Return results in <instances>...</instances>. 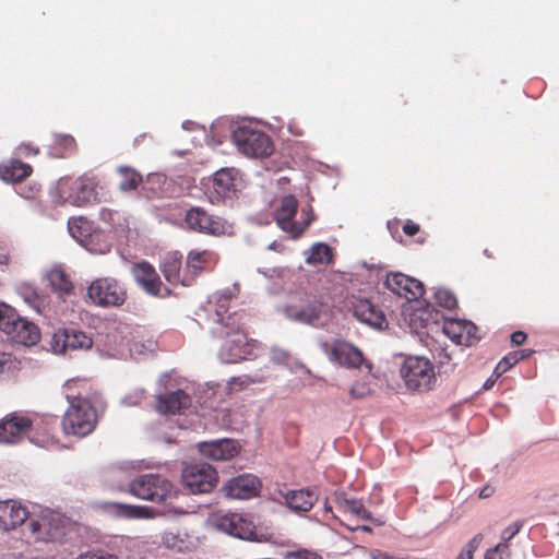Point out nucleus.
I'll return each instance as SVG.
<instances>
[{
	"instance_id": "f257e3e1",
	"label": "nucleus",
	"mask_w": 559,
	"mask_h": 559,
	"mask_svg": "<svg viewBox=\"0 0 559 559\" xmlns=\"http://www.w3.org/2000/svg\"><path fill=\"white\" fill-rule=\"evenodd\" d=\"M249 316L245 311H234L226 321L213 329L222 341L218 356L225 364H238L253 355L255 341L248 337Z\"/></svg>"
},
{
	"instance_id": "f03ea898",
	"label": "nucleus",
	"mask_w": 559,
	"mask_h": 559,
	"mask_svg": "<svg viewBox=\"0 0 559 559\" xmlns=\"http://www.w3.org/2000/svg\"><path fill=\"white\" fill-rule=\"evenodd\" d=\"M69 407L62 418V429L66 435L85 437L96 427L97 413L91 402L81 396L67 395Z\"/></svg>"
},
{
	"instance_id": "7ed1b4c3",
	"label": "nucleus",
	"mask_w": 559,
	"mask_h": 559,
	"mask_svg": "<svg viewBox=\"0 0 559 559\" xmlns=\"http://www.w3.org/2000/svg\"><path fill=\"white\" fill-rule=\"evenodd\" d=\"M400 372L406 388L411 391H430L437 381L432 362L421 356L406 357Z\"/></svg>"
},
{
	"instance_id": "20e7f679",
	"label": "nucleus",
	"mask_w": 559,
	"mask_h": 559,
	"mask_svg": "<svg viewBox=\"0 0 559 559\" xmlns=\"http://www.w3.org/2000/svg\"><path fill=\"white\" fill-rule=\"evenodd\" d=\"M298 210V200L294 195H285L275 211V221L280 228L288 233L293 238H298L314 221L313 209L307 205L301 209V221L294 217Z\"/></svg>"
},
{
	"instance_id": "39448f33",
	"label": "nucleus",
	"mask_w": 559,
	"mask_h": 559,
	"mask_svg": "<svg viewBox=\"0 0 559 559\" xmlns=\"http://www.w3.org/2000/svg\"><path fill=\"white\" fill-rule=\"evenodd\" d=\"M98 182L94 177L83 175L78 178H62L58 190L66 202L75 206H85L98 202Z\"/></svg>"
},
{
	"instance_id": "423d86ee",
	"label": "nucleus",
	"mask_w": 559,
	"mask_h": 559,
	"mask_svg": "<svg viewBox=\"0 0 559 559\" xmlns=\"http://www.w3.org/2000/svg\"><path fill=\"white\" fill-rule=\"evenodd\" d=\"M233 141L239 152L250 157H267L274 147L271 138L263 131L248 127H238L233 132Z\"/></svg>"
},
{
	"instance_id": "0eeeda50",
	"label": "nucleus",
	"mask_w": 559,
	"mask_h": 559,
	"mask_svg": "<svg viewBox=\"0 0 559 559\" xmlns=\"http://www.w3.org/2000/svg\"><path fill=\"white\" fill-rule=\"evenodd\" d=\"M185 222L189 229L201 234L216 237L233 234L230 223L200 206L189 209L185 215Z\"/></svg>"
},
{
	"instance_id": "6e6552de",
	"label": "nucleus",
	"mask_w": 559,
	"mask_h": 559,
	"mask_svg": "<svg viewBox=\"0 0 559 559\" xmlns=\"http://www.w3.org/2000/svg\"><path fill=\"white\" fill-rule=\"evenodd\" d=\"M218 483V474L207 463L186 465L181 472V484L192 495L211 492Z\"/></svg>"
},
{
	"instance_id": "1a4fd4ad",
	"label": "nucleus",
	"mask_w": 559,
	"mask_h": 559,
	"mask_svg": "<svg viewBox=\"0 0 559 559\" xmlns=\"http://www.w3.org/2000/svg\"><path fill=\"white\" fill-rule=\"evenodd\" d=\"M87 296L96 306L120 307L126 302L128 294L116 278L100 277L90 284Z\"/></svg>"
},
{
	"instance_id": "9d476101",
	"label": "nucleus",
	"mask_w": 559,
	"mask_h": 559,
	"mask_svg": "<svg viewBox=\"0 0 559 559\" xmlns=\"http://www.w3.org/2000/svg\"><path fill=\"white\" fill-rule=\"evenodd\" d=\"M171 483L158 474L140 475L129 485V492L131 495L153 502L164 501L171 493Z\"/></svg>"
},
{
	"instance_id": "9b49d317",
	"label": "nucleus",
	"mask_w": 559,
	"mask_h": 559,
	"mask_svg": "<svg viewBox=\"0 0 559 559\" xmlns=\"http://www.w3.org/2000/svg\"><path fill=\"white\" fill-rule=\"evenodd\" d=\"M212 525L230 536L253 540L257 537L255 525L252 520L242 513L214 514L211 518Z\"/></svg>"
},
{
	"instance_id": "f8f14e48",
	"label": "nucleus",
	"mask_w": 559,
	"mask_h": 559,
	"mask_svg": "<svg viewBox=\"0 0 559 559\" xmlns=\"http://www.w3.org/2000/svg\"><path fill=\"white\" fill-rule=\"evenodd\" d=\"M136 285L147 295L157 298H167L171 290L166 287L155 267L147 261L133 263L130 269Z\"/></svg>"
},
{
	"instance_id": "ddd939ff",
	"label": "nucleus",
	"mask_w": 559,
	"mask_h": 559,
	"mask_svg": "<svg viewBox=\"0 0 559 559\" xmlns=\"http://www.w3.org/2000/svg\"><path fill=\"white\" fill-rule=\"evenodd\" d=\"M29 536L36 542H57L64 535L61 520L50 511H44L37 516L29 514Z\"/></svg>"
},
{
	"instance_id": "4468645a",
	"label": "nucleus",
	"mask_w": 559,
	"mask_h": 559,
	"mask_svg": "<svg viewBox=\"0 0 559 559\" xmlns=\"http://www.w3.org/2000/svg\"><path fill=\"white\" fill-rule=\"evenodd\" d=\"M320 347L330 361L343 367L357 368L364 361L362 353L352 344L342 340L322 342Z\"/></svg>"
},
{
	"instance_id": "2eb2a0df",
	"label": "nucleus",
	"mask_w": 559,
	"mask_h": 559,
	"mask_svg": "<svg viewBox=\"0 0 559 559\" xmlns=\"http://www.w3.org/2000/svg\"><path fill=\"white\" fill-rule=\"evenodd\" d=\"M33 420L25 414L13 412L0 419V443L13 444L28 433Z\"/></svg>"
},
{
	"instance_id": "dca6fc26",
	"label": "nucleus",
	"mask_w": 559,
	"mask_h": 559,
	"mask_svg": "<svg viewBox=\"0 0 559 559\" xmlns=\"http://www.w3.org/2000/svg\"><path fill=\"white\" fill-rule=\"evenodd\" d=\"M261 483L259 478L252 474H242L227 480L222 492L233 499H250L259 495Z\"/></svg>"
},
{
	"instance_id": "f3484780",
	"label": "nucleus",
	"mask_w": 559,
	"mask_h": 559,
	"mask_svg": "<svg viewBox=\"0 0 559 559\" xmlns=\"http://www.w3.org/2000/svg\"><path fill=\"white\" fill-rule=\"evenodd\" d=\"M444 334L455 344L472 346L478 342V328L468 320L447 319L443 323Z\"/></svg>"
},
{
	"instance_id": "a211bd4d",
	"label": "nucleus",
	"mask_w": 559,
	"mask_h": 559,
	"mask_svg": "<svg viewBox=\"0 0 559 559\" xmlns=\"http://www.w3.org/2000/svg\"><path fill=\"white\" fill-rule=\"evenodd\" d=\"M385 286L392 293L408 301L418 299L425 293L420 281L403 273H390L385 280Z\"/></svg>"
},
{
	"instance_id": "6ab92c4d",
	"label": "nucleus",
	"mask_w": 559,
	"mask_h": 559,
	"mask_svg": "<svg viewBox=\"0 0 559 559\" xmlns=\"http://www.w3.org/2000/svg\"><path fill=\"white\" fill-rule=\"evenodd\" d=\"M236 171L230 168H223L216 171L209 188L210 200L218 203L231 198L236 193Z\"/></svg>"
},
{
	"instance_id": "aec40b11",
	"label": "nucleus",
	"mask_w": 559,
	"mask_h": 559,
	"mask_svg": "<svg viewBox=\"0 0 559 559\" xmlns=\"http://www.w3.org/2000/svg\"><path fill=\"white\" fill-rule=\"evenodd\" d=\"M4 333L12 342L25 346L35 345L40 338L38 328L33 322L20 318L15 313Z\"/></svg>"
},
{
	"instance_id": "412c9836",
	"label": "nucleus",
	"mask_w": 559,
	"mask_h": 559,
	"mask_svg": "<svg viewBox=\"0 0 559 559\" xmlns=\"http://www.w3.org/2000/svg\"><path fill=\"white\" fill-rule=\"evenodd\" d=\"M29 512L21 502L9 499L0 501V530L9 532L22 525Z\"/></svg>"
},
{
	"instance_id": "4be33fe9",
	"label": "nucleus",
	"mask_w": 559,
	"mask_h": 559,
	"mask_svg": "<svg viewBox=\"0 0 559 559\" xmlns=\"http://www.w3.org/2000/svg\"><path fill=\"white\" fill-rule=\"evenodd\" d=\"M325 305L316 297L308 298L302 305H290L285 308L289 319L301 323L313 324L325 311Z\"/></svg>"
},
{
	"instance_id": "5701e85b",
	"label": "nucleus",
	"mask_w": 559,
	"mask_h": 559,
	"mask_svg": "<svg viewBox=\"0 0 559 559\" xmlns=\"http://www.w3.org/2000/svg\"><path fill=\"white\" fill-rule=\"evenodd\" d=\"M199 451L203 456L213 461H227L238 454L239 447L231 439H219L200 443Z\"/></svg>"
},
{
	"instance_id": "b1692460",
	"label": "nucleus",
	"mask_w": 559,
	"mask_h": 559,
	"mask_svg": "<svg viewBox=\"0 0 559 559\" xmlns=\"http://www.w3.org/2000/svg\"><path fill=\"white\" fill-rule=\"evenodd\" d=\"M352 309L355 318L370 326L382 329L386 324L382 310L368 299H355Z\"/></svg>"
},
{
	"instance_id": "393cba45",
	"label": "nucleus",
	"mask_w": 559,
	"mask_h": 559,
	"mask_svg": "<svg viewBox=\"0 0 559 559\" xmlns=\"http://www.w3.org/2000/svg\"><path fill=\"white\" fill-rule=\"evenodd\" d=\"M182 257L178 252L168 253L160 263V272L165 280L173 285L189 286L192 282L190 273H181Z\"/></svg>"
},
{
	"instance_id": "a878e982",
	"label": "nucleus",
	"mask_w": 559,
	"mask_h": 559,
	"mask_svg": "<svg viewBox=\"0 0 559 559\" xmlns=\"http://www.w3.org/2000/svg\"><path fill=\"white\" fill-rule=\"evenodd\" d=\"M191 404L190 396L182 390H177L157 397L156 411L160 414H179Z\"/></svg>"
},
{
	"instance_id": "bb28decb",
	"label": "nucleus",
	"mask_w": 559,
	"mask_h": 559,
	"mask_svg": "<svg viewBox=\"0 0 559 559\" xmlns=\"http://www.w3.org/2000/svg\"><path fill=\"white\" fill-rule=\"evenodd\" d=\"M285 504L294 512H308L318 500V495L309 489L288 490L283 495Z\"/></svg>"
},
{
	"instance_id": "cd10ccee",
	"label": "nucleus",
	"mask_w": 559,
	"mask_h": 559,
	"mask_svg": "<svg viewBox=\"0 0 559 559\" xmlns=\"http://www.w3.org/2000/svg\"><path fill=\"white\" fill-rule=\"evenodd\" d=\"M33 173L29 164L11 158L0 164V179L5 182H21Z\"/></svg>"
},
{
	"instance_id": "c85d7f7f",
	"label": "nucleus",
	"mask_w": 559,
	"mask_h": 559,
	"mask_svg": "<svg viewBox=\"0 0 559 559\" xmlns=\"http://www.w3.org/2000/svg\"><path fill=\"white\" fill-rule=\"evenodd\" d=\"M234 297L235 295L229 288L216 292L210 297L207 307L209 311H214L213 321L216 325L223 324L226 321V318L230 314L228 313V310Z\"/></svg>"
},
{
	"instance_id": "c756f323",
	"label": "nucleus",
	"mask_w": 559,
	"mask_h": 559,
	"mask_svg": "<svg viewBox=\"0 0 559 559\" xmlns=\"http://www.w3.org/2000/svg\"><path fill=\"white\" fill-rule=\"evenodd\" d=\"M216 261L217 257L211 250H191L187 257L186 270L193 281L200 272L211 269Z\"/></svg>"
},
{
	"instance_id": "7c9ffc66",
	"label": "nucleus",
	"mask_w": 559,
	"mask_h": 559,
	"mask_svg": "<svg viewBox=\"0 0 559 559\" xmlns=\"http://www.w3.org/2000/svg\"><path fill=\"white\" fill-rule=\"evenodd\" d=\"M53 340L57 343L62 342L61 350L63 352L69 349H88L93 344L90 336L78 330H64L62 333H56Z\"/></svg>"
},
{
	"instance_id": "2f4dec72",
	"label": "nucleus",
	"mask_w": 559,
	"mask_h": 559,
	"mask_svg": "<svg viewBox=\"0 0 559 559\" xmlns=\"http://www.w3.org/2000/svg\"><path fill=\"white\" fill-rule=\"evenodd\" d=\"M107 509L116 516L123 519H150L157 513L148 507H139L121 502H109Z\"/></svg>"
},
{
	"instance_id": "473e14b6",
	"label": "nucleus",
	"mask_w": 559,
	"mask_h": 559,
	"mask_svg": "<svg viewBox=\"0 0 559 559\" xmlns=\"http://www.w3.org/2000/svg\"><path fill=\"white\" fill-rule=\"evenodd\" d=\"M48 281L52 290L62 298L72 295L74 292V285L71 276L60 266H56L50 270L48 273Z\"/></svg>"
},
{
	"instance_id": "72a5a7b5",
	"label": "nucleus",
	"mask_w": 559,
	"mask_h": 559,
	"mask_svg": "<svg viewBox=\"0 0 559 559\" xmlns=\"http://www.w3.org/2000/svg\"><path fill=\"white\" fill-rule=\"evenodd\" d=\"M162 544L166 548H168L173 551H177V552L190 551L195 547V544H194V540L192 539V537L188 533L179 532V531L178 532H171V531L165 532L162 535Z\"/></svg>"
},
{
	"instance_id": "f704fd0d",
	"label": "nucleus",
	"mask_w": 559,
	"mask_h": 559,
	"mask_svg": "<svg viewBox=\"0 0 559 559\" xmlns=\"http://www.w3.org/2000/svg\"><path fill=\"white\" fill-rule=\"evenodd\" d=\"M116 171L120 178L118 188L121 192L135 191L143 181L142 175L130 166H118Z\"/></svg>"
},
{
	"instance_id": "c9c22d12",
	"label": "nucleus",
	"mask_w": 559,
	"mask_h": 559,
	"mask_svg": "<svg viewBox=\"0 0 559 559\" xmlns=\"http://www.w3.org/2000/svg\"><path fill=\"white\" fill-rule=\"evenodd\" d=\"M332 260H333L332 248L324 242L314 243L309 249V253L306 258V262L308 264H312V265L329 264L332 262Z\"/></svg>"
},
{
	"instance_id": "e433bc0d",
	"label": "nucleus",
	"mask_w": 559,
	"mask_h": 559,
	"mask_svg": "<svg viewBox=\"0 0 559 559\" xmlns=\"http://www.w3.org/2000/svg\"><path fill=\"white\" fill-rule=\"evenodd\" d=\"M340 507L350 514L356 515L361 520L373 521L371 513L365 508L364 503L357 499H343L340 501Z\"/></svg>"
},
{
	"instance_id": "4c0bfd02",
	"label": "nucleus",
	"mask_w": 559,
	"mask_h": 559,
	"mask_svg": "<svg viewBox=\"0 0 559 559\" xmlns=\"http://www.w3.org/2000/svg\"><path fill=\"white\" fill-rule=\"evenodd\" d=\"M435 301L438 306L448 310H453L457 307L455 295L445 288H439L435 292Z\"/></svg>"
},
{
	"instance_id": "58836bf2",
	"label": "nucleus",
	"mask_w": 559,
	"mask_h": 559,
	"mask_svg": "<svg viewBox=\"0 0 559 559\" xmlns=\"http://www.w3.org/2000/svg\"><path fill=\"white\" fill-rule=\"evenodd\" d=\"M68 228L72 237L80 241L83 240L90 230L87 222L82 217L70 218L68 222Z\"/></svg>"
},
{
	"instance_id": "ea45409f",
	"label": "nucleus",
	"mask_w": 559,
	"mask_h": 559,
	"mask_svg": "<svg viewBox=\"0 0 559 559\" xmlns=\"http://www.w3.org/2000/svg\"><path fill=\"white\" fill-rule=\"evenodd\" d=\"M524 358V355L522 352H513L509 355L504 356L499 364L496 367V372L498 373V377L509 370L512 366L518 364L520 360Z\"/></svg>"
},
{
	"instance_id": "a19ab883",
	"label": "nucleus",
	"mask_w": 559,
	"mask_h": 559,
	"mask_svg": "<svg viewBox=\"0 0 559 559\" xmlns=\"http://www.w3.org/2000/svg\"><path fill=\"white\" fill-rule=\"evenodd\" d=\"M372 390L370 383L366 380L357 381L349 390V395L353 399H364L371 394Z\"/></svg>"
},
{
	"instance_id": "79ce46f5",
	"label": "nucleus",
	"mask_w": 559,
	"mask_h": 559,
	"mask_svg": "<svg viewBox=\"0 0 559 559\" xmlns=\"http://www.w3.org/2000/svg\"><path fill=\"white\" fill-rule=\"evenodd\" d=\"M284 559H322L320 555L308 549L287 551Z\"/></svg>"
},
{
	"instance_id": "37998d69",
	"label": "nucleus",
	"mask_w": 559,
	"mask_h": 559,
	"mask_svg": "<svg viewBox=\"0 0 559 559\" xmlns=\"http://www.w3.org/2000/svg\"><path fill=\"white\" fill-rule=\"evenodd\" d=\"M13 314H14V312L10 307H8L3 304H0V330L1 331L5 332Z\"/></svg>"
},
{
	"instance_id": "c03bdc74",
	"label": "nucleus",
	"mask_w": 559,
	"mask_h": 559,
	"mask_svg": "<svg viewBox=\"0 0 559 559\" xmlns=\"http://www.w3.org/2000/svg\"><path fill=\"white\" fill-rule=\"evenodd\" d=\"M523 524L520 521L514 522L502 532V542L507 543L512 539L522 528Z\"/></svg>"
},
{
	"instance_id": "a18cd8bd",
	"label": "nucleus",
	"mask_w": 559,
	"mask_h": 559,
	"mask_svg": "<svg viewBox=\"0 0 559 559\" xmlns=\"http://www.w3.org/2000/svg\"><path fill=\"white\" fill-rule=\"evenodd\" d=\"M509 545L507 543H499L495 548L486 552L485 559H503V552L507 551Z\"/></svg>"
},
{
	"instance_id": "49530a36",
	"label": "nucleus",
	"mask_w": 559,
	"mask_h": 559,
	"mask_svg": "<svg viewBox=\"0 0 559 559\" xmlns=\"http://www.w3.org/2000/svg\"><path fill=\"white\" fill-rule=\"evenodd\" d=\"M419 230L420 226L417 223H414L413 221H407L403 225V231L409 237L415 236L416 234L419 233Z\"/></svg>"
},
{
	"instance_id": "de8ad7c7",
	"label": "nucleus",
	"mask_w": 559,
	"mask_h": 559,
	"mask_svg": "<svg viewBox=\"0 0 559 559\" xmlns=\"http://www.w3.org/2000/svg\"><path fill=\"white\" fill-rule=\"evenodd\" d=\"M483 540V535L477 534L475 535L467 544L466 548L462 551H471V555L473 556L474 551L478 548L479 544Z\"/></svg>"
},
{
	"instance_id": "09e8293b",
	"label": "nucleus",
	"mask_w": 559,
	"mask_h": 559,
	"mask_svg": "<svg viewBox=\"0 0 559 559\" xmlns=\"http://www.w3.org/2000/svg\"><path fill=\"white\" fill-rule=\"evenodd\" d=\"M12 365V357L10 354L0 353V373L10 369Z\"/></svg>"
},
{
	"instance_id": "8fccbe9b",
	"label": "nucleus",
	"mask_w": 559,
	"mask_h": 559,
	"mask_svg": "<svg viewBox=\"0 0 559 559\" xmlns=\"http://www.w3.org/2000/svg\"><path fill=\"white\" fill-rule=\"evenodd\" d=\"M19 150L25 155H37L39 153V148L34 146L32 143H22L19 146Z\"/></svg>"
},
{
	"instance_id": "3c124183",
	"label": "nucleus",
	"mask_w": 559,
	"mask_h": 559,
	"mask_svg": "<svg viewBox=\"0 0 559 559\" xmlns=\"http://www.w3.org/2000/svg\"><path fill=\"white\" fill-rule=\"evenodd\" d=\"M526 333L522 331H515L511 334V342L516 346L522 345L526 341Z\"/></svg>"
},
{
	"instance_id": "603ef678",
	"label": "nucleus",
	"mask_w": 559,
	"mask_h": 559,
	"mask_svg": "<svg viewBox=\"0 0 559 559\" xmlns=\"http://www.w3.org/2000/svg\"><path fill=\"white\" fill-rule=\"evenodd\" d=\"M60 142H61V144H62L66 148L71 150V151H74V150H75V147H76V142H75L74 138H73V136H71V135H64V136H62Z\"/></svg>"
},
{
	"instance_id": "864d4df0",
	"label": "nucleus",
	"mask_w": 559,
	"mask_h": 559,
	"mask_svg": "<svg viewBox=\"0 0 559 559\" xmlns=\"http://www.w3.org/2000/svg\"><path fill=\"white\" fill-rule=\"evenodd\" d=\"M114 215L115 213L109 209H102L99 213L100 219L109 224L112 223Z\"/></svg>"
},
{
	"instance_id": "5fc2aeb1",
	"label": "nucleus",
	"mask_w": 559,
	"mask_h": 559,
	"mask_svg": "<svg viewBox=\"0 0 559 559\" xmlns=\"http://www.w3.org/2000/svg\"><path fill=\"white\" fill-rule=\"evenodd\" d=\"M10 262V254L8 250L0 246V265H7Z\"/></svg>"
},
{
	"instance_id": "6e6d98bb",
	"label": "nucleus",
	"mask_w": 559,
	"mask_h": 559,
	"mask_svg": "<svg viewBox=\"0 0 559 559\" xmlns=\"http://www.w3.org/2000/svg\"><path fill=\"white\" fill-rule=\"evenodd\" d=\"M245 383H247V382L241 380L240 378H231L228 381V388H229V390H234V388L236 385L242 386Z\"/></svg>"
},
{
	"instance_id": "4d7b16f0",
	"label": "nucleus",
	"mask_w": 559,
	"mask_h": 559,
	"mask_svg": "<svg viewBox=\"0 0 559 559\" xmlns=\"http://www.w3.org/2000/svg\"><path fill=\"white\" fill-rule=\"evenodd\" d=\"M493 492V489L491 487H485L481 489L480 493H479V497L480 498H488L492 495Z\"/></svg>"
},
{
	"instance_id": "13d9d810",
	"label": "nucleus",
	"mask_w": 559,
	"mask_h": 559,
	"mask_svg": "<svg viewBox=\"0 0 559 559\" xmlns=\"http://www.w3.org/2000/svg\"><path fill=\"white\" fill-rule=\"evenodd\" d=\"M457 559H473L471 551H461Z\"/></svg>"
},
{
	"instance_id": "bf43d9fd",
	"label": "nucleus",
	"mask_w": 559,
	"mask_h": 559,
	"mask_svg": "<svg viewBox=\"0 0 559 559\" xmlns=\"http://www.w3.org/2000/svg\"><path fill=\"white\" fill-rule=\"evenodd\" d=\"M495 383V380H491V379H488L485 383H484V390H489L492 388Z\"/></svg>"
},
{
	"instance_id": "052dcab7",
	"label": "nucleus",
	"mask_w": 559,
	"mask_h": 559,
	"mask_svg": "<svg viewBox=\"0 0 559 559\" xmlns=\"http://www.w3.org/2000/svg\"><path fill=\"white\" fill-rule=\"evenodd\" d=\"M354 530H361L362 532H367V533L371 532V527L367 526V525H360V526L355 527Z\"/></svg>"
},
{
	"instance_id": "680f3d73",
	"label": "nucleus",
	"mask_w": 559,
	"mask_h": 559,
	"mask_svg": "<svg viewBox=\"0 0 559 559\" xmlns=\"http://www.w3.org/2000/svg\"><path fill=\"white\" fill-rule=\"evenodd\" d=\"M521 352L524 355V358L528 357L533 353V350H521Z\"/></svg>"
},
{
	"instance_id": "e2e57ef3",
	"label": "nucleus",
	"mask_w": 559,
	"mask_h": 559,
	"mask_svg": "<svg viewBox=\"0 0 559 559\" xmlns=\"http://www.w3.org/2000/svg\"><path fill=\"white\" fill-rule=\"evenodd\" d=\"M374 523H376L377 525H381V524H382V522H381V521H374Z\"/></svg>"
}]
</instances>
